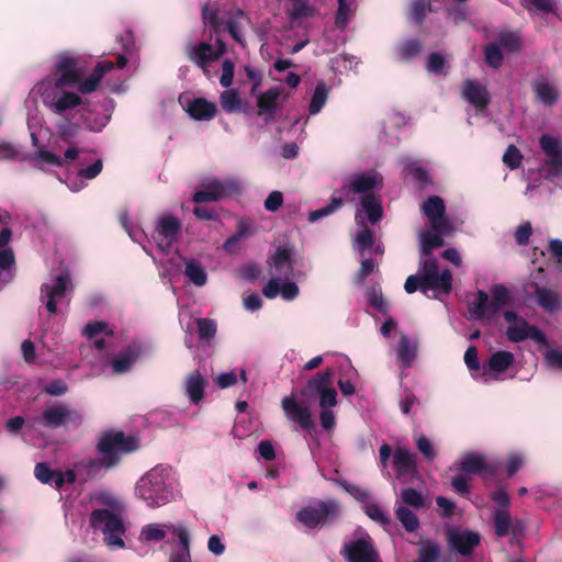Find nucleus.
Wrapping results in <instances>:
<instances>
[{
	"mask_svg": "<svg viewBox=\"0 0 562 562\" xmlns=\"http://www.w3.org/2000/svg\"><path fill=\"white\" fill-rule=\"evenodd\" d=\"M420 272L408 276L404 289L408 294L420 290L424 294L428 291H441L449 294L452 290V273L449 269L439 272L438 261L435 258L422 257L419 261Z\"/></svg>",
	"mask_w": 562,
	"mask_h": 562,
	"instance_id": "f257e3e1",
	"label": "nucleus"
},
{
	"mask_svg": "<svg viewBox=\"0 0 562 562\" xmlns=\"http://www.w3.org/2000/svg\"><path fill=\"white\" fill-rule=\"evenodd\" d=\"M136 493L149 507L162 506L173 498L172 488L166 481L164 470L159 468L151 469L138 481Z\"/></svg>",
	"mask_w": 562,
	"mask_h": 562,
	"instance_id": "f03ea898",
	"label": "nucleus"
},
{
	"mask_svg": "<svg viewBox=\"0 0 562 562\" xmlns=\"http://www.w3.org/2000/svg\"><path fill=\"white\" fill-rule=\"evenodd\" d=\"M137 448V439L134 436H126L120 430L103 432L95 446L98 453L108 462H112L114 468L121 462L122 454L131 453Z\"/></svg>",
	"mask_w": 562,
	"mask_h": 562,
	"instance_id": "7ed1b4c3",
	"label": "nucleus"
},
{
	"mask_svg": "<svg viewBox=\"0 0 562 562\" xmlns=\"http://www.w3.org/2000/svg\"><path fill=\"white\" fill-rule=\"evenodd\" d=\"M90 525L95 530H101L104 541L109 547L124 548L122 536L125 533L124 521L120 515L108 509H93L90 515Z\"/></svg>",
	"mask_w": 562,
	"mask_h": 562,
	"instance_id": "20e7f679",
	"label": "nucleus"
},
{
	"mask_svg": "<svg viewBox=\"0 0 562 562\" xmlns=\"http://www.w3.org/2000/svg\"><path fill=\"white\" fill-rule=\"evenodd\" d=\"M201 16L203 23L210 27L212 33L220 34L221 32L227 31L234 41L243 43L239 33V22L246 14L241 9L236 7L231 8L226 13L227 20L224 22L220 15L218 8L210 7L209 3H206L202 8Z\"/></svg>",
	"mask_w": 562,
	"mask_h": 562,
	"instance_id": "39448f33",
	"label": "nucleus"
},
{
	"mask_svg": "<svg viewBox=\"0 0 562 562\" xmlns=\"http://www.w3.org/2000/svg\"><path fill=\"white\" fill-rule=\"evenodd\" d=\"M339 515V504L335 499L318 501L302 507L295 515L299 522L308 529H315L331 521Z\"/></svg>",
	"mask_w": 562,
	"mask_h": 562,
	"instance_id": "423d86ee",
	"label": "nucleus"
},
{
	"mask_svg": "<svg viewBox=\"0 0 562 562\" xmlns=\"http://www.w3.org/2000/svg\"><path fill=\"white\" fill-rule=\"evenodd\" d=\"M38 423L41 426L49 429L60 427L78 428L83 423V416L79 411L71 408L67 404L58 403L46 407Z\"/></svg>",
	"mask_w": 562,
	"mask_h": 562,
	"instance_id": "0eeeda50",
	"label": "nucleus"
},
{
	"mask_svg": "<svg viewBox=\"0 0 562 562\" xmlns=\"http://www.w3.org/2000/svg\"><path fill=\"white\" fill-rule=\"evenodd\" d=\"M334 371L327 369L323 372L316 373L311 378L306 386L301 390L300 394L304 397L318 395L319 406H336L337 405V391L333 386Z\"/></svg>",
	"mask_w": 562,
	"mask_h": 562,
	"instance_id": "6e6552de",
	"label": "nucleus"
},
{
	"mask_svg": "<svg viewBox=\"0 0 562 562\" xmlns=\"http://www.w3.org/2000/svg\"><path fill=\"white\" fill-rule=\"evenodd\" d=\"M382 182V176L378 172H361L355 175L348 184L341 187L340 191L347 196V201L353 202L355 194H375L373 190L380 189Z\"/></svg>",
	"mask_w": 562,
	"mask_h": 562,
	"instance_id": "1a4fd4ad",
	"label": "nucleus"
},
{
	"mask_svg": "<svg viewBox=\"0 0 562 562\" xmlns=\"http://www.w3.org/2000/svg\"><path fill=\"white\" fill-rule=\"evenodd\" d=\"M458 469L465 474H477L484 481L494 479L499 470L497 461H488L481 453H467L463 456Z\"/></svg>",
	"mask_w": 562,
	"mask_h": 562,
	"instance_id": "9d476101",
	"label": "nucleus"
},
{
	"mask_svg": "<svg viewBox=\"0 0 562 562\" xmlns=\"http://www.w3.org/2000/svg\"><path fill=\"white\" fill-rule=\"evenodd\" d=\"M281 407L285 417L300 426L302 430L312 432L315 429V422L312 417L310 407L296 400L294 394L281 400Z\"/></svg>",
	"mask_w": 562,
	"mask_h": 562,
	"instance_id": "9b49d317",
	"label": "nucleus"
},
{
	"mask_svg": "<svg viewBox=\"0 0 562 562\" xmlns=\"http://www.w3.org/2000/svg\"><path fill=\"white\" fill-rule=\"evenodd\" d=\"M422 211L428 218L434 232L448 234L451 229L450 221L446 216V204L438 195L429 196L422 205Z\"/></svg>",
	"mask_w": 562,
	"mask_h": 562,
	"instance_id": "f8f14e48",
	"label": "nucleus"
},
{
	"mask_svg": "<svg viewBox=\"0 0 562 562\" xmlns=\"http://www.w3.org/2000/svg\"><path fill=\"white\" fill-rule=\"evenodd\" d=\"M238 191L234 181L222 182L212 180L202 184V188L192 196V201L200 204L205 202H218Z\"/></svg>",
	"mask_w": 562,
	"mask_h": 562,
	"instance_id": "ddd939ff",
	"label": "nucleus"
},
{
	"mask_svg": "<svg viewBox=\"0 0 562 562\" xmlns=\"http://www.w3.org/2000/svg\"><path fill=\"white\" fill-rule=\"evenodd\" d=\"M69 284V274L60 273L55 278L53 284L43 283L41 285V300L45 301V306L50 314L57 313V303L65 297Z\"/></svg>",
	"mask_w": 562,
	"mask_h": 562,
	"instance_id": "4468645a",
	"label": "nucleus"
},
{
	"mask_svg": "<svg viewBox=\"0 0 562 562\" xmlns=\"http://www.w3.org/2000/svg\"><path fill=\"white\" fill-rule=\"evenodd\" d=\"M540 147L546 155L544 165L549 168L550 177H558L562 173V144L549 135L543 134L539 138Z\"/></svg>",
	"mask_w": 562,
	"mask_h": 562,
	"instance_id": "2eb2a0df",
	"label": "nucleus"
},
{
	"mask_svg": "<svg viewBox=\"0 0 562 562\" xmlns=\"http://www.w3.org/2000/svg\"><path fill=\"white\" fill-rule=\"evenodd\" d=\"M341 553L348 562H378L379 558L369 537L346 542Z\"/></svg>",
	"mask_w": 562,
	"mask_h": 562,
	"instance_id": "dca6fc26",
	"label": "nucleus"
},
{
	"mask_svg": "<svg viewBox=\"0 0 562 562\" xmlns=\"http://www.w3.org/2000/svg\"><path fill=\"white\" fill-rule=\"evenodd\" d=\"M506 337L509 341L518 344L526 339H532L539 345L548 346L549 341L546 334L535 325L529 324L525 318L519 319L517 324L508 325Z\"/></svg>",
	"mask_w": 562,
	"mask_h": 562,
	"instance_id": "f3484780",
	"label": "nucleus"
},
{
	"mask_svg": "<svg viewBox=\"0 0 562 562\" xmlns=\"http://www.w3.org/2000/svg\"><path fill=\"white\" fill-rule=\"evenodd\" d=\"M504 306V304L496 302L493 297L488 301V294L483 290H479L475 301L469 304L468 310L472 318L482 321L494 317Z\"/></svg>",
	"mask_w": 562,
	"mask_h": 562,
	"instance_id": "a211bd4d",
	"label": "nucleus"
},
{
	"mask_svg": "<svg viewBox=\"0 0 562 562\" xmlns=\"http://www.w3.org/2000/svg\"><path fill=\"white\" fill-rule=\"evenodd\" d=\"M481 535L471 530H450L448 542L452 550L463 557L472 554L475 547L480 544Z\"/></svg>",
	"mask_w": 562,
	"mask_h": 562,
	"instance_id": "6ab92c4d",
	"label": "nucleus"
},
{
	"mask_svg": "<svg viewBox=\"0 0 562 562\" xmlns=\"http://www.w3.org/2000/svg\"><path fill=\"white\" fill-rule=\"evenodd\" d=\"M77 65L78 59L72 56L64 55L59 58L56 64V70L59 74L55 82L56 88L70 87L80 81L82 72Z\"/></svg>",
	"mask_w": 562,
	"mask_h": 562,
	"instance_id": "aec40b11",
	"label": "nucleus"
},
{
	"mask_svg": "<svg viewBox=\"0 0 562 562\" xmlns=\"http://www.w3.org/2000/svg\"><path fill=\"white\" fill-rule=\"evenodd\" d=\"M182 231L181 222L173 215L161 216L158 221L156 233L162 238L158 243L161 250L168 249L172 243L177 241Z\"/></svg>",
	"mask_w": 562,
	"mask_h": 562,
	"instance_id": "412c9836",
	"label": "nucleus"
},
{
	"mask_svg": "<svg viewBox=\"0 0 562 562\" xmlns=\"http://www.w3.org/2000/svg\"><path fill=\"white\" fill-rule=\"evenodd\" d=\"M462 98L477 111L485 110L491 102V94L486 87L472 79L463 81Z\"/></svg>",
	"mask_w": 562,
	"mask_h": 562,
	"instance_id": "4be33fe9",
	"label": "nucleus"
},
{
	"mask_svg": "<svg viewBox=\"0 0 562 562\" xmlns=\"http://www.w3.org/2000/svg\"><path fill=\"white\" fill-rule=\"evenodd\" d=\"M531 90L536 100L544 106H553L560 99V91L558 87L544 75L538 76L531 82Z\"/></svg>",
	"mask_w": 562,
	"mask_h": 562,
	"instance_id": "5701e85b",
	"label": "nucleus"
},
{
	"mask_svg": "<svg viewBox=\"0 0 562 562\" xmlns=\"http://www.w3.org/2000/svg\"><path fill=\"white\" fill-rule=\"evenodd\" d=\"M167 529L179 540V546L172 549L168 562H192L190 553L191 539L188 529L182 525H169Z\"/></svg>",
	"mask_w": 562,
	"mask_h": 562,
	"instance_id": "b1692460",
	"label": "nucleus"
},
{
	"mask_svg": "<svg viewBox=\"0 0 562 562\" xmlns=\"http://www.w3.org/2000/svg\"><path fill=\"white\" fill-rule=\"evenodd\" d=\"M186 54L187 58L202 69L204 74L209 72L210 64L216 61L215 57H213V45L207 42L188 44L186 46Z\"/></svg>",
	"mask_w": 562,
	"mask_h": 562,
	"instance_id": "393cba45",
	"label": "nucleus"
},
{
	"mask_svg": "<svg viewBox=\"0 0 562 562\" xmlns=\"http://www.w3.org/2000/svg\"><path fill=\"white\" fill-rule=\"evenodd\" d=\"M393 467L397 477L414 476L418 473L417 457L405 448H396L393 453Z\"/></svg>",
	"mask_w": 562,
	"mask_h": 562,
	"instance_id": "a878e982",
	"label": "nucleus"
},
{
	"mask_svg": "<svg viewBox=\"0 0 562 562\" xmlns=\"http://www.w3.org/2000/svg\"><path fill=\"white\" fill-rule=\"evenodd\" d=\"M112 462H108L104 458H86L76 463V469L85 475V481L94 480L102 471L113 469Z\"/></svg>",
	"mask_w": 562,
	"mask_h": 562,
	"instance_id": "bb28decb",
	"label": "nucleus"
},
{
	"mask_svg": "<svg viewBox=\"0 0 562 562\" xmlns=\"http://www.w3.org/2000/svg\"><path fill=\"white\" fill-rule=\"evenodd\" d=\"M115 64L110 60H102L97 64L92 74L83 81H79L78 90L82 94H88L97 90L103 76L111 71Z\"/></svg>",
	"mask_w": 562,
	"mask_h": 562,
	"instance_id": "cd10ccee",
	"label": "nucleus"
},
{
	"mask_svg": "<svg viewBox=\"0 0 562 562\" xmlns=\"http://www.w3.org/2000/svg\"><path fill=\"white\" fill-rule=\"evenodd\" d=\"M187 112L195 121H210L217 112L216 104L205 98H195L188 103Z\"/></svg>",
	"mask_w": 562,
	"mask_h": 562,
	"instance_id": "c85d7f7f",
	"label": "nucleus"
},
{
	"mask_svg": "<svg viewBox=\"0 0 562 562\" xmlns=\"http://www.w3.org/2000/svg\"><path fill=\"white\" fill-rule=\"evenodd\" d=\"M361 209L367 214L368 221L375 225L383 217L382 201L378 194H366L360 196Z\"/></svg>",
	"mask_w": 562,
	"mask_h": 562,
	"instance_id": "c756f323",
	"label": "nucleus"
},
{
	"mask_svg": "<svg viewBox=\"0 0 562 562\" xmlns=\"http://www.w3.org/2000/svg\"><path fill=\"white\" fill-rule=\"evenodd\" d=\"M533 288L537 302L546 312L553 313L559 310L561 300L560 295L555 291L541 286L538 283H535Z\"/></svg>",
	"mask_w": 562,
	"mask_h": 562,
	"instance_id": "7c9ffc66",
	"label": "nucleus"
},
{
	"mask_svg": "<svg viewBox=\"0 0 562 562\" xmlns=\"http://www.w3.org/2000/svg\"><path fill=\"white\" fill-rule=\"evenodd\" d=\"M140 347L137 345L128 346L123 352L117 355L112 361V368L116 373L127 372L132 364L138 359Z\"/></svg>",
	"mask_w": 562,
	"mask_h": 562,
	"instance_id": "2f4dec72",
	"label": "nucleus"
},
{
	"mask_svg": "<svg viewBox=\"0 0 562 562\" xmlns=\"http://www.w3.org/2000/svg\"><path fill=\"white\" fill-rule=\"evenodd\" d=\"M206 380L199 371L191 372L186 381L187 394L191 402L198 404L204 396Z\"/></svg>",
	"mask_w": 562,
	"mask_h": 562,
	"instance_id": "473e14b6",
	"label": "nucleus"
},
{
	"mask_svg": "<svg viewBox=\"0 0 562 562\" xmlns=\"http://www.w3.org/2000/svg\"><path fill=\"white\" fill-rule=\"evenodd\" d=\"M417 356V347L406 335H402L397 346V358L403 369L412 366Z\"/></svg>",
	"mask_w": 562,
	"mask_h": 562,
	"instance_id": "72a5a7b5",
	"label": "nucleus"
},
{
	"mask_svg": "<svg viewBox=\"0 0 562 562\" xmlns=\"http://www.w3.org/2000/svg\"><path fill=\"white\" fill-rule=\"evenodd\" d=\"M279 95L280 92L278 88H271L260 93L257 100L258 115L268 114L271 116L277 110Z\"/></svg>",
	"mask_w": 562,
	"mask_h": 562,
	"instance_id": "f704fd0d",
	"label": "nucleus"
},
{
	"mask_svg": "<svg viewBox=\"0 0 562 562\" xmlns=\"http://www.w3.org/2000/svg\"><path fill=\"white\" fill-rule=\"evenodd\" d=\"M423 50V44L417 38H409L397 45L395 52L400 61H411Z\"/></svg>",
	"mask_w": 562,
	"mask_h": 562,
	"instance_id": "c9c22d12",
	"label": "nucleus"
},
{
	"mask_svg": "<svg viewBox=\"0 0 562 562\" xmlns=\"http://www.w3.org/2000/svg\"><path fill=\"white\" fill-rule=\"evenodd\" d=\"M440 233L424 232L420 234V256L430 257L432 251L445 245Z\"/></svg>",
	"mask_w": 562,
	"mask_h": 562,
	"instance_id": "e433bc0d",
	"label": "nucleus"
},
{
	"mask_svg": "<svg viewBox=\"0 0 562 562\" xmlns=\"http://www.w3.org/2000/svg\"><path fill=\"white\" fill-rule=\"evenodd\" d=\"M515 357L510 351L499 350L491 355L487 367L491 371L505 372L513 363Z\"/></svg>",
	"mask_w": 562,
	"mask_h": 562,
	"instance_id": "4c0bfd02",
	"label": "nucleus"
},
{
	"mask_svg": "<svg viewBox=\"0 0 562 562\" xmlns=\"http://www.w3.org/2000/svg\"><path fill=\"white\" fill-rule=\"evenodd\" d=\"M494 530L497 538H504L510 533L513 520L506 509H495L493 513Z\"/></svg>",
	"mask_w": 562,
	"mask_h": 562,
	"instance_id": "58836bf2",
	"label": "nucleus"
},
{
	"mask_svg": "<svg viewBox=\"0 0 562 562\" xmlns=\"http://www.w3.org/2000/svg\"><path fill=\"white\" fill-rule=\"evenodd\" d=\"M184 274L196 286H203L207 281L204 267L195 259H190L186 263Z\"/></svg>",
	"mask_w": 562,
	"mask_h": 562,
	"instance_id": "ea45409f",
	"label": "nucleus"
},
{
	"mask_svg": "<svg viewBox=\"0 0 562 562\" xmlns=\"http://www.w3.org/2000/svg\"><path fill=\"white\" fill-rule=\"evenodd\" d=\"M268 263L273 266L278 271H281L283 268L292 271L294 263L292 250L288 247H278Z\"/></svg>",
	"mask_w": 562,
	"mask_h": 562,
	"instance_id": "a19ab883",
	"label": "nucleus"
},
{
	"mask_svg": "<svg viewBox=\"0 0 562 562\" xmlns=\"http://www.w3.org/2000/svg\"><path fill=\"white\" fill-rule=\"evenodd\" d=\"M338 1V8H337V11H336V14H335V25L337 29L344 31L356 8H355V3L353 1H347V0H337Z\"/></svg>",
	"mask_w": 562,
	"mask_h": 562,
	"instance_id": "79ce46f5",
	"label": "nucleus"
},
{
	"mask_svg": "<svg viewBox=\"0 0 562 562\" xmlns=\"http://www.w3.org/2000/svg\"><path fill=\"white\" fill-rule=\"evenodd\" d=\"M222 109L227 113H237L241 111V99L237 90L226 89L220 94Z\"/></svg>",
	"mask_w": 562,
	"mask_h": 562,
	"instance_id": "37998d69",
	"label": "nucleus"
},
{
	"mask_svg": "<svg viewBox=\"0 0 562 562\" xmlns=\"http://www.w3.org/2000/svg\"><path fill=\"white\" fill-rule=\"evenodd\" d=\"M497 45L512 54H516L522 48L520 35L518 32L514 31L501 32L498 34Z\"/></svg>",
	"mask_w": 562,
	"mask_h": 562,
	"instance_id": "c03bdc74",
	"label": "nucleus"
},
{
	"mask_svg": "<svg viewBox=\"0 0 562 562\" xmlns=\"http://www.w3.org/2000/svg\"><path fill=\"white\" fill-rule=\"evenodd\" d=\"M395 515L406 531L414 532L418 529L419 519L409 508L400 506L396 508Z\"/></svg>",
	"mask_w": 562,
	"mask_h": 562,
	"instance_id": "a18cd8bd",
	"label": "nucleus"
},
{
	"mask_svg": "<svg viewBox=\"0 0 562 562\" xmlns=\"http://www.w3.org/2000/svg\"><path fill=\"white\" fill-rule=\"evenodd\" d=\"M328 97V89L324 82H318L315 87V90L312 95V100L310 103V114L314 115L321 112L322 108L325 105Z\"/></svg>",
	"mask_w": 562,
	"mask_h": 562,
	"instance_id": "49530a36",
	"label": "nucleus"
},
{
	"mask_svg": "<svg viewBox=\"0 0 562 562\" xmlns=\"http://www.w3.org/2000/svg\"><path fill=\"white\" fill-rule=\"evenodd\" d=\"M81 104L82 99L75 92H64L54 101V106L57 113H63Z\"/></svg>",
	"mask_w": 562,
	"mask_h": 562,
	"instance_id": "de8ad7c7",
	"label": "nucleus"
},
{
	"mask_svg": "<svg viewBox=\"0 0 562 562\" xmlns=\"http://www.w3.org/2000/svg\"><path fill=\"white\" fill-rule=\"evenodd\" d=\"M342 204H344L342 198L331 196L328 205H326L322 209L315 210V211H311L308 213V221L313 223V222H316L325 216H328V215L333 214L335 211H337L340 206H342Z\"/></svg>",
	"mask_w": 562,
	"mask_h": 562,
	"instance_id": "09e8293b",
	"label": "nucleus"
},
{
	"mask_svg": "<svg viewBox=\"0 0 562 562\" xmlns=\"http://www.w3.org/2000/svg\"><path fill=\"white\" fill-rule=\"evenodd\" d=\"M195 323L200 340L209 341L215 337L217 324L214 319L196 318Z\"/></svg>",
	"mask_w": 562,
	"mask_h": 562,
	"instance_id": "8fccbe9b",
	"label": "nucleus"
},
{
	"mask_svg": "<svg viewBox=\"0 0 562 562\" xmlns=\"http://www.w3.org/2000/svg\"><path fill=\"white\" fill-rule=\"evenodd\" d=\"M367 300L370 306L381 314L389 313V303L383 297L381 289L370 288L367 291Z\"/></svg>",
	"mask_w": 562,
	"mask_h": 562,
	"instance_id": "3c124183",
	"label": "nucleus"
},
{
	"mask_svg": "<svg viewBox=\"0 0 562 562\" xmlns=\"http://www.w3.org/2000/svg\"><path fill=\"white\" fill-rule=\"evenodd\" d=\"M484 58L488 67L498 69L503 64L504 55L497 44L491 43L484 46Z\"/></svg>",
	"mask_w": 562,
	"mask_h": 562,
	"instance_id": "603ef678",
	"label": "nucleus"
},
{
	"mask_svg": "<svg viewBox=\"0 0 562 562\" xmlns=\"http://www.w3.org/2000/svg\"><path fill=\"white\" fill-rule=\"evenodd\" d=\"M520 4L528 12L554 13L555 3L553 0H520Z\"/></svg>",
	"mask_w": 562,
	"mask_h": 562,
	"instance_id": "864d4df0",
	"label": "nucleus"
},
{
	"mask_svg": "<svg viewBox=\"0 0 562 562\" xmlns=\"http://www.w3.org/2000/svg\"><path fill=\"white\" fill-rule=\"evenodd\" d=\"M364 512L372 520L381 525L383 528H386L392 524L390 516L376 503L367 504Z\"/></svg>",
	"mask_w": 562,
	"mask_h": 562,
	"instance_id": "5fc2aeb1",
	"label": "nucleus"
},
{
	"mask_svg": "<svg viewBox=\"0 0 562 562\" xmlns=\"http://www.w3.org/2000/svg\"><path fill=\"white\" fill-rule=\"evenodd\" d=\"M440 557V549L437 543L428 542L418 550V558L415 562H437Z\"/></svg>",
	"mask_w": 562,
	"mask_h": 562,
	"instance_id": "6e6d98bb",
	"label": "nucleus"
},
{
	"mask_svg": "<svg viewBox=\"0 0 562 562\" xmlns=\"http://www.w3.org/2000/svg\"><path fill=\"white\" fill-rule=\"evenodd\" d=\"M401 497L405 504L415 508H422L425 505L424 496L414 487L403 488Z\"/></svg>",
	"mask_w": 562,
	"mask_h": 562,
	"instance_id": "4d7b16f0",
	"label": "nucleus"
},
{
	"mask_svg": "<svg viewBox=\"0 0 562 562\" xmlns=\"http://www.w3.org/2000/svg\"><path fill=\"white\" fill-rule=\"evenodd\" d=\"M522 155L515 145H509L503 155V162L512 170L521 165Z\"/></svg>",
	"mask_w": 562,
	"mask_h": 562,
	"instance_id": "13d9d810",
	"label": "nucleus"
},
{
	"mask_svg": "<svg viewBox=\"0 0 562 562\" xmlns=\"http://www.w3.org/2000/svg\"><path fill=\"white\" fill-rule=\"evenodd\" d=\"M427 11H432L430 3L427 0H414L412 4V14L415 22L422 25L425 21Z\"/></svg>",
	"mask_w": 562,
	"mask_h": 562,
	"instance_id": "bf43d9fd",
	"label": "nucleus"
},
{
	"mask_svg": "<svg viewBox=\"0 0 562 562\" xmlns=\"http://www.w3.org/2000/svg\"><path fill=\"white\" fill-rule=\"evenodd\" d=\"M235 64L231 59H225L222 64V76L220 83L227 89L233 85Z\"/></svg>",
	"mask_w": 562,
	"mask_h": 562,
	"instance_id": "052dcab7",
	"label": "nucleus"
},
{
	"mask_svg": "<svg viewBox=\"0 0 562 562\" xmlns=\"http://www.w3.org/2000/svg\"><path fill=\"white\" fill-rule=\"evenodd\" d=\"M446 60L440 53H431L428 56L426 68L429 72L440 75L443 72Z\"/></svg>",
	"mask_w": 562,
	"mask_h": 562,
	"instance_id": "680f3d73",
	"label": "nucleus"
},
{
	"mask_svg": "<svg viewBox=\"0 0 562 562\" xmlns=\"http://www.w3.org/2000/svg\"><path fill=\"white\" fill-rule=\"evenodd\" d=\"M319 422L323 429L329 431L336 426V416L331 408L334 406H319Z\"/></svg>",
	"mask_w": 562,
	"mask_h": 562,
	"instance_id": "e2e57ef3",
	"label": "nucleus"
},
{
	"mask_svg": "<svg viewBox=\"0 0 562 562\" xmlns=\"http://www.w3.org/2000/svg\"><path fill=\"white\" fill-rule=\"evenodd\" d=\"M142 537L146 541H160L166 537V531L155 524H149L143 528Z\"/></svg>",
	"mask_w": 562,
	"mask_h": 562,
	"instance_id": "0e129e2a",
	"label": "nucleus"
},
{
	"mask_svg": "<svg viewBox=\"0 0 562 562\" xmlns=\"http://www.w3.org/2000/svg\"><path fill=\"white\" fill-rule=\"evenodd\" d=\"M55 470H52L46 463L40 462L35 465L34 475L35 477L44 483L52 484Z\"/></svg>",
	"mask_w": 562,
	"mask_h": 562,
	"instance_id": "69168bd1",
	"label": "nucleus"
},
{
	"mask_svg": "<svg viewBox=\"0 0 562 562\" xmlns=\"http://www.w3.org/2000/svg\"><path fill=\"white\" fill-rule=\"evenodd\" d=\"M492 297L495 299L496 302L507 305L512 301L510 291L504 284H495L491 289Z\"/></svg>",
	"mask_w": 562,
	"mask_h": 562,
	"instance_id": "338daca9",
	"label": "nucleus"
},
{
	"mask_svg": "<svg viewBox=\"0 0 562 562\" xmlns=\"http://www.w3.org/2000/svg\"><path fill=\"white\" fill-rule=\"evenodd\" d=\"M356 241L361 250L370 249L374 244V234L370 228L364 227L357 234Z\"/></svg>",
	"mask_w": 562,
	"mask_h": 562,
	"instance_id": "774afa93",
	"label": "nucleus"
}]
</instances>
